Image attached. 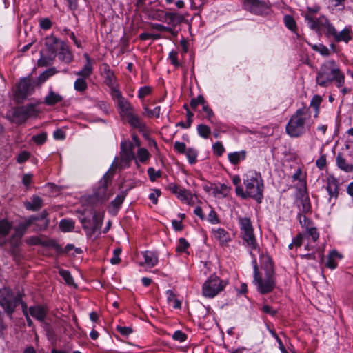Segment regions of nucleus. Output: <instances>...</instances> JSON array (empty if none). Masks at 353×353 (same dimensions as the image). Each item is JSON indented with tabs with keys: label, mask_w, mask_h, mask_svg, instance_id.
<instances>
[{
	"label": "nucleus",
	"mask_w": 353,
	"mask_h": 353,
	"mask_svg": "<svg viewBox=\"0 0 353 353\" xmlns=\"http://www.w3.org/2000/svg\"><path fill=\"white\" fill-rule=\"evenodd\" d=\"M243 185H237L235 188V192L237 196L243 199L251 198L256 201L257 203H262L263 199V192L265 190L264 181L261 174L256 171H250L243 176Z\"/></svg>",
	"instance_id": "obj_1"
},
{
	"label": "nucleus",
	"mask_w": 353,
	"mask_h": 353,
	"mask_svg": "<svg viewBox=\"0 0 353 353\" xmlns=\"http://www.w3.org/2000/svg\"><path fill=\"white\" fill-rule=\"evenodd\" d=\"M313 124L310 108L304 105L290 117L285 125V132L292 138H298L310 131Z\"/></svg>",
	"instance_id": "obj_2"
},
{
	"label": "nucleus",
	"mask_w": 353,
	"mask_h": 353,
	"mask_svg": "<svg viewBox=\"0 0 353 353\" xmlns=\"http://www.w3.org/2000/svg\"><path fill=\"white\" fill-rule=\"evenodd\" d=\"M345 74L339 63L333 59L321 64L316 78V83L323 88H327L334 83L336 88H341L345 85Z\"/></svg>",
	"instance_id": "obj_3"
},
{
	"label": "nucleus",
	"mask_w": 353,
	"mask_h": 353,
	"mask_svg": "<svg viewBox=\"0 0 353 353\" xmlns=\"http://www.w3.org/2000/svg\"><path fill=\"white\" fill-rule=\"evenodd\" d=\"M23 294L15 292L10 288L3 287L0 289V307L3 310L6 315L12 318L16 308L23 303H26L22 299Z\"/></svg>",
	"instance_id": "obj_4"
},
{
	"label": "nucleus",
	"mask_w": 353,
	"mask_h": 353,
	"mask_svg": "<svg viewBox=\"0 0 353 353\" xmlns=\"http://www.w3.org/2000/svg\"><path fill=\"white\" fill-rule=\"evenodd\" d=\"M238 223L243 245L249 249L250 254L253 256V252H259L260 248L254 233L252 221L249 217L239 216Z\"/></svg>",
	"instance_id": "obj_5"
},
{
	"label": "nucleus",
	"mask_w": 353,
	"mask_h": 353,
	"mask_svg": "<svg viewBox=\"0 0 353 353\" xmlns=\"http://www.w3.org/2000/svg\"><path fill=\"white\" fill-rule=\"evenodd\" d=\"M252 265L254 273L253 283L256 285L257 291L263 295L272 292L276 285V276L265 275V278H263L259 270L255 256H253Z\"/></svg>",
	"instance_id": "obj_6"
},
{
	"label": "nucleus",
	"mask_w": 353,
	"mask_h": 353,
	"mask_svg": "<svg viewBox=\"0 0 353 353\" xmlns=\"http://www.w3.org/2000/svg\"><path fill=\"white\" fill-rule=\"evenodd\" d=\"M227 284L226 281L222 280L215 274H212L203 285V295L205 297L213 298L223 291Z\"/></svg>",
	"instance_id": "obj_7"
},
{
	"label": "nucleus",
	"mask_w": 353,
	"mask_h": 353,
	"mask_svg": "<svg viewBox=\"0 0 353 353\" xmlns=\"http://www.w3.org/2000/svg\"><path fill=\"white\" fill-rule=\"evenodd\" d=\"M306 23L308 27L319 36L323 34L326 38L329 39V34L333 24L325 15L321 14L318 17L310 18Z\"/></svg>",
	"instance_id": "obj_8"
},
{
	"label": "nucleus",
	"mask_w": 353,
	"mask_h": 353,
	"mask_svg": "<svg viewBox=\"0 0 353 353\" xmlns=\"http://www.w3.org/2000/svg\"><path fill=\"white\" fill-rule=\"evenodd\" d=\"M39 112L40 110H38L36 104L28 103L15 108L12 112V117L16 123L22 124L30 118L37 117Z\"/></svg>",
	"instance_id": "obj_9"
},
{
	"label": "nucleus",
	"mask_w": 353,
	"mask_h": 353,
	"mask_svg": "<svg viewBox=\"0 0 353 353\" xmlns=\"http://www.w3.org/2000/svg\"><path fill=\"white\" fill-rule=\"evenodd\" d=\"M36 81H34L31 75L20 79L17 85L14 93L15 99L18 103L23 102L28 96L32 94L34 92Z\"/></svg>",
	"instance_id": "obj_10"
},
{
	"label": "nucleus",
	"mask_w": 353,
	"mask_h": 353,
	"mask_svg": "<svg viewBox=\"0 0 353 353\" xmlns=\"http://www.w3.org/2000/svg\"><path fill=\"white\" fill-rule=\"evenodd\" d=\"M243 8L255 15L268 14L270 7L264 1L261 0H243Z\"/></svg>",
	"instance_id": "obj_11"
},
{
	"label": "nucleus",
	"mask_w": 353,
	"mask_h": 353,
	"mask_svg": "<svg viewBox=\"0 0 353 353\" xmlns=\"http://www.w3.org/2000/svg\"><path fill=\"white\" fill-rule=\"evenodd\" d=\"M319 261L321 264H324L325 268L334 270L337 267L338 261L343 258L341 254L339 253L336 250H333L329 252L326 256L325 261L323 252L321 250H318Z\"/></svg>",
	"instance_id": "obj_12"
},
{
	"label": "nucleus",
	"mask_w": 353,
	"mask_h": 353,
	"mask_svg": "<svg viewBox=\"0 0 353 353\" xmlns=\"http://www.w3.org/2000/svg\"><path fill=\"white\" fill-rule=\"evenodd\" d=\"M325 189L329 195V202L333 204L336 201L339 195L340 183L339 180L334 175H329L326 178Z\"/></svg>",
	"instance_id": "obj_13"
},
{
	"label": "nucleus",
	"mask_w": 353,
	"mask_h": 353,
	"mask_svg": "<svg viewBox=\"0 0 353 353\" xmlns=\"http://www.w3.org/2000/svg\"><path fill=\"white\" fill-rule=\"evenodd\" d=\"M133 148V144L130 141L121 143V163L124 167H129L130 162L135 159Z\"/></svg>",
	"instance_id": "obj_14"
},
{
	"label": "nucleus",
	"mask_w": 353,
	"mask_h": 353,
	"mask_svg": "<svg viewBox=\"0 0 353 353\" xmlns=\"http://www.w3.org/2000/svg\"><path fill=\"white\" fill-rule=\"evenodd\" d=\"M30 315L39 322H44L48 312L49 307L45 304H37L28 307Z\"/></svg>",
	"instance_id": "obj_15"
},
{
	"label": "nucleus",
	"mask_w": 353,
	"mask_h": 353,
	"mask_svg": "<svg viewBox=\"0 0 353 353\" xmlns=\"http://www.w3.org/2000/svg\"><path fill=\"white\" fill-rule=\"evenodd\" d=\"M112 180V174L105 173L103 178L99 181V187L94 192L96 196L99 199H106L108 198L107 190L108 187L111 184Z\"/></svg>",
	"instance_id": "obj_16"
},
{
	"label": "nucleus",
	"mask_w": 353,
	"mask_h": 353,
	"mask_svg": "<svg viewBox=\"0 0 353 353\" xmlns=\"http://www.w3.org/2000/svg\"><path fill=\"white\" fill-rule=\"evenodd\" d=\"M64 41L56 37L53 34L45 38V47L46 52L52 54V57H57L58 50L61 48Z\"/></svg>",
	"instance_id": "obj_17"
},
{
	"label": "nucleus",
	"mask_w": 353,
	"mask_h": 353,
	"mask_svg": "<svg viewBox=\"0 0 353 353\" xmlns=\"http://www.w3.org/2000/svg\"><path fill=\"white\" fill-rule=\"evenodd\" d=\"M351 31L350 29L345 28L341 32H338L333 25L332 28L329 34V39L332 38L335 42H345L347 43L351 39Z\"/></svg>",
	"instance_id": "obj_18"
},
{
	"label": "nucleus",
	"mask_w": 353,
	"mask_h": 353,
	"mask_svg": "<svg viewBox=\"0 0 353 353\" xmlns=\"http://www.w3.org/2000/svg\"><path fill=\"white\" fill-rule=\"evenodd\" d=\"M57 55L60 61L68 64L71 63L73 60L72 53L65 41L63 43L61 48L58 50Z\"/></svg>",
	"instance_id": "obj_19"
},
{
	"label": "nucleus",
	"mask_w": 353,
	"mask_h": 353,
	"mask_svg": "<svg viewBox=\"0 0 353 353\" xmlns=\"http://www.w3.org/2000/svg\"><path fill=\"white\" fill-rule=\"evenodd\" d=\"M142 255L144 258V262L140 263V265L143 266L146 265L150 268L154 267L158 263V254L152 251H145L143 252Z\"/></svg>",
	"instance_id": "obj_20"
},
{
	"label": "nucleus",
	"mask_w": 353,
	"mask_h": 353,
	"mask_svg": "<svg viewBox=\"0 0 353 353\" xmlns=\"http://www.w3.org/2000/svg\"><path fill=\"white\" fill-rule=\"evenodd\" d=\"M126 194V192H122L120 194H118L116 198L112 201L108 208V211L110 213L114 215L117 214L119 210L121 208V205L125 199Z\"/></svg>",
	"instance_id": "obj_21"
},
{
	"label": "nucleus",
	"mask_w": 353,
	"mask_h": 353,
	"mask_svg": "<svg viewBox=\"0 0 353 353\" xmlns=\"http://www.w3.org/2000/svg\"><path fill=\"white\" fill-rule=\"evenodd\" d=\"M336 164L341 170L347 173L353 172V164L348 163L341 152L336 157Z\"/></svg>",
	"instance_id": "obj_22"
},
{
	"label": "nucleus",
	"mask_w": 353,
	"mask_h": 353,
	"mask_svg": "<svg viewBox=\"0 0 353 353\" xmlns=\"http://www.w3.org/2000/svg\"><path fill=\"white\" fill-rule=\"evenodd\" d=\"M183 20V16L180 14L172 12H166V21L165 22L171 26L172 28L181 24Z\"/></svg>",
	"instance_id": "obj_23"
},
{
	"label": "nucleus",
	"mask_w": 353,
	"mask_h": 353,
	"mask_svg": "<svg viewBox=\"0 0 353 353\" xmlns=\"http://www.w3.org/2000/svg\"><path fill=\"white\" fill-rule=\"evenodd\" d=\"M24 206L28 210L39 211L43 207V200L38 196H33L30 201H26Z\"/></svg>",
	"instance_id": "obj_24"
},
{
	"label": "nucleus",
	"mask_w": 353,
	"mask_h": 353,
	"mask_svg": "<svg viewBox=\"0 0 353 353\" xmlns=\"http://www.w3.org/2000/svg\"><path fill=\"white\" fill-rule=\"evenodd\" d=\"M127 119L128 123L134 128H139L142 130L145 128V125L142 122L141 119L137 114H134V112L128 113L125 117Z\"/></svg>",
	"instance_id": "obj_25"
},
{
	"label": "nucleus",
	"mask_w": 353,
	"mask_h": 353,
	"mask_svg": "<svg viewBox=\"0 0 353 353\" xmlns=\"http://www.w3.org/2000/svg\"><path fill=\"white\" fill-rule=\"evenodd\" d=\"M103 73L105 77V84L108 87H112L116 81V77L114 72L110 69V66L105 63L103 65Z\"/></svg>",
	"instance_id": "obj_26"
},
{
	"label": "nucleus",
	"mask_w": 353,
	"mask_h": 353,
	"mask_svg": "<svg viewBox=\"0 0 353 353\" xmlns=\"http://www.w3.org/2000/svg\"><path fill=\"white\" fill-rule=\"evenodd\" d=\"M58 73L57 70L54 67L48 68L43 71L36 80V85L40 87L44 82H46L50 77Z\"/></svg>",
	"instance_id": "obj_27"
},
{
	"label": "nucleus",
	"mask_w": 353,
	"mask_h": 353,
	"mask_svg": "<svg viewBox=\"0 0 353 353\" xmlns=\"http://www.w3.org/2000/svg\"><path fill=\"white\" fill-rule=\"evenodd\" d=\"M247 157V152L245 150H241L239 152H230L228 154V160L232 165H238L241 161H244Z\"/></svg>",
	"instance_id": "obj_28"
},
{
	"label": "nucleus",
	"mask_w": 353,
	"mask_h": 353,
	"mask_svg": "<svg viewBox=\"0 0 353 353\" xmlns=\"http://www.w3.org/2000/svg\"><path fill=\"white\" fill-rule=\"evenodd\" d=\"M63 97L52 90H50L48 94L44 98V103L47 105H54L61 102Z\"/></svg>",
	"instance_id": "obj_29"
},
{
	"label": "nucleus",
	"mask_w": 353,
	"mask_h": 353,
	"mask_svg": "<svg viewBox=\"0 0 353 353\" xmlns=\"http://www.w3.org/2000/svg\"><path fill=\"white\" fill-rule=\"evenodd\" d=\"M262 268L265 271V274L269 276H276L274 262L270 256L264 258Z\"/></svg>",
	"instance_id": "obj_30"
},
{
	"label": "nucleus",
	"mask_w": 353,
	"mask_h": 353,
	"mask_svg": "<svg viewBox=\"0 0 353 353\" xmlns=\"http://www.w3.org/2000/svg\"><path fill=\"white\" fill-rule=\"evenodd\" d=\"M214 237L220 241L221 243H225L230 241V235L225 229L219 228L212 230Z\"/></svg>",
	"instance_id": "obj_31"
},
{
	"label": "nucleus",
	"mask_w": 353,
	"mask_h": 353,
	"mask_svg": "<svg viewBox=\"0 0 353 353\" xmlns=\"http://www.w3.org/2000/svg\"><path fill=\"white\" fill-rule=\"evenodd\" d=\"M301 233L304 235L305 239H311L314 243L316 242L319 239V233L314 225L305 228Z\"/></svg>",
	"instance_id": "obj_32"
},
{
	"label": "nucleus",
	"mask_w": 353,
	"mask_h": 353,
	"mask_svg": "<svg viewBox=\"0 0 353 353\" xmlns=\"http://www.w3.org/2000/svg\"><path fill=\"white\" fill-rule=\"evenodd\" d=\"M176 197L181 200V201L185 202L189 205H193L194 201L193 200L194 195L191 193L190 191L181 188L179 191V193L177 194Z\"/></svg>",
	"instance_id": "obj_33"
},
{
	"label": "nucleus",
	"mask_w": 353,
	"mask_h": 353,
	"mask_svg": "<svg viewBox=\"0 0 353 353\" xmlns=\"http://www.w3.org/2000/svg\"><path fill=\"white\" fill-rule=\"evenodd\" d=\"M321 6L319 5H314L313 6H307L305 11L301 12L302 17H304L305 21H307L310 18L316 17V14L320 11Z\"/></svg>",
	"instance_id": "obj_34"
},
{
	"label": "nucleus",
	"mask_w": 353,
	"mask_h": 353,
	"mask_svg": "<svg viewBox=\"0 0 353 353\" xmlns=\"http://www.w3.org/2000/svg\"><path fill=\"white\" fill-rule=\"evenodd\" d=\"M75 222L72 219H63L59 222V229L63 232H69L74 229Z\"/></svg>",
	"instance_id": "obj_35"
},
{
	"label": "nucleus",
	"mask_w": 353,
	"mask_h": 353,
	"mask_svg": "<svg viewBox=\"0 0 353 353\" xmlns=\"http://www.w3.org/2000/svg\"><path fill=\"white\" fill-rule=\"evenodd\" d=\"M90 221H88L86 218H82L81 219V223H82L83 228L84 230H90V233L91 234H94L96 232V230L99 227V223L98 220H97V214L95 213H94V214L93 216L94 224H93V225L90 228H89V226L87 224Z\"/></svg>",
	"instance_id": "obj_36"
},
{
	"label": "nucleus",
	"mask_w": 353,
	"mask_h": 353,
	"mask_svg": "<svg viewBox=\"0 0 353 353\" xmlns=\"http://www.w3.org/2000/svg\"><path fill=\"white\" fill-rule=\"evenodd\" d=\"M119 108L121 110V112L125 117L132 112H134V108L130 103L125 98L117 103Z\"/></svg>",
	"instance_id": "obj_37"
},
{
	"label": "nucleus",
	"mask_w": 353,
	"mask_h": 353,
	"mask_svg": "<svg viewBox=\"0 0 353 353\" xmlns=\"http://www.w3.org/2000/svg\"><path fill=\"white\" fill-rule=\"evenodd\" d=\"M322 101H323V98L319 94L314 95L310 101V107H312L314 108V117L315 118L318 117V116H319V111H320V105L322 103Z\"/></svg>",
	"instance_id": "obj_38"
},
{
	"label": "nucleus",
	"mask_w": 353,
	"mask_h": 353,
	"mask_svg": "<svg viewBox=\"0 0 353 353\" xmlns=\"http://www.w3.org/2000/svg\"><path fill=\"white\" fill-rule=\"evenodd\" d=\"M55 59V57H52V54L46 52V54L44 55L41 53V57L37 61V65L39 67H46L51 63Z\"/></svg>",
	"instance_id": "obj_39"
},
{
	"label": "nucleus",
	"mask_w": 353,
	"mask_h": 353,
	"mask_svg": "<svg viewBox=\"0 0 353 353\" xmlns=\"http://www.w3.org/2000/svg\"><path fill=\"white\" fill-rule=\"evenodd\" d=\"M93 73L92 63L85 64L82 70L77 72L76 75L80 77V78L88 79Z\"/></svg>",
	"instance_id": "obj_40"
},
{
	"label": "nucleus",
	"mask_w": 353,
	"mask_h": 353,
	"mask_svg": "<svg viewBox=\"0 0 353 353\" xmlns=\"http://www.w3.org/2000/svg\"><path fill=\"white\" fill-rule=\"evenodd\" d=\"M301 207L300 208V212L301 214L310 213L312 211L311 203L309 196H303L301 199Z\"/></svg>",
	"instance_id": "obj_41"
},
{
	"label": "nucleus",
	"mask_w": 353,
	"mask_h": 353,
	"mask_svg": "<svg viewBox=\"0 0 353 353\" xmlns=\"http://www.w3.org/2000/svg\"><path fill=\"white\" fill-rule=\"evenodd\" d=\"M229 188L224 183L221 184L219 186L214 185L212 194L214 196H218L219 195L225 197L229 192Z\"/></svg>",
	"instance_id": "obj_42"
},
{
	"label": "nucleus",
	"mask_w": 353,
	"mask_h": 353,
	"mask_svg": "<svg viewBox=\"0 0 353 353\" xmlns=\"http://www.w3.org/2000/svg\"><path fill=\"white\" fill-rule=\"evenodd\" d=\"M167 294V299L168 303L172 305V307L175 309L181 308V302L179 299H176L175 294L174 292L171 290H168L166 292Z\"/></svg>",
	"instance_id": "obj_43"
},
{
	"label": "nucleus",
	"mask_w": 353,
	"mask_h": 353,
	"mask_svg": "<svg viewBox=\"0 0 353 353\" xmlns=\"http://www.w3.org/2000/svg\"><path fill=\"white\" fill-rule=\"evenodd\" d=\"M202 112H203V117L213 123L212 118L214 117V113L207 101L202 105Z\"/></svg>",
	"instance_id": "obj_44"
},
{
	"label": "nucleus",
	"mask_w": 353,
	"mask_h": 353,
	"mask_svg": "<svg viewBox=\"0 0 353 353\" xmlns=\"http://www.w3.org/2000/svg\"><path fill=\"white\" fill-rule=\"evenodd\" d=\"M284 23L285 26L292 32L296 33L297 30L296 22L294 17L291 15H285L284 17Z\"/></svg>",
	"instance_id": "obj_45"
},
{
	"label": "nucleus",
	"mask_w": 353,
	"mask_h": 353,
	"mask_svg": "<svg viewBox=\"0 0 353 353\" xmlns=\"http://www.w3.org/2000/svg\"><path fill=\"white\" fill-rule=\"evenodd\" d=\"M74 88L77 92H85L88 89V83L85 79L78 78L74 83Z\"/></svg>",
	"instance_id": "obj_46"
},
{
	"label": "nucleus",
	"mask_w": 353,
	"mask_h": 353,
	"mask_svg": "<svg viewBox=\"0 0 353 353\" xmlns=\"http://www.w3.org/2000/svg\"><path fill=\"white\" fill-rule=\"evenodd\" d=\"M313 50L319 52L324 57H328L330 54V50L327 46L322 43L310 45Z\"/></svg>",
	"instance_id": "obj_47"
},
{
	"label": "nucleus",
	"mask_w": 353,
	"mask_h": 353,
	"mask_svg": "<svg viewBox=\"0 0 353 353\" xmlns=\"http://www.w3.org/2000/svg\"><path fill=\"white\" fill-rule=\"evenodd\" d=\"M150 27L152 30L168 32L174 36H176L177 34V32L174 31V28L171 27L165 26L160 23H151Z\"/></svg>",
	"instance_id": "obj_48"
},
{
	"label": "nucleus",
	"mask_w": 353,
	"mask_h": 353,
	"mask_svg": "<svg viewBox=\"0 0 353 353\" xmlns=\"http://www.w3.org/2000/svg\"><path fill=\"white\" fill-rule=\"evenodd\" d=\"M137 158L141 163H145L150 158V154L146 148H140L137 150Z\"/></svg>",
	"instance_id": "obj_49"
},
{
	"label": "nucleus",
	"mask_w": 353,
	"mask_h": 353,
	"mask_svg": "<svg viewBox=\"0 0 353 353\" xmlns=\"http://www.w3.org/2000/svg\"><path fill=\"white\" fill-rule=\"evenodd\" d=\"M48 215V213L46 210L42 211L40 213V214H39V215H37V216L34 215V217L37 218V221L44 220L43 223L42 225H39V228L38 229L39 230H43L47 228V227L49 224V221L47 219Z\"/></svg>",
	"instance_id": "obj_50"
},
{
	"label": "nucleus",
	"mask_w": 353,
	"mask_h": 353,
	"mask_svg": "<svg viewBox=\"0 0 353 353\" xmlns=\"http://www.w3.org/2000/svg\"><path fill=\"white\" fill-rule=\"evenodd\" d=\"M197 132L202 138L208 139L211 134V130L210 127L206 125L199 124L197 125Z\"/></svg>",
	"instance_id": "obj_51"
},
{
	"label": "nucleus",
	"mask_w": 353,
	"mask_h": 353,
	"mask_svg": "<svg viewBox=\"0 0 353 353\" xmlns=\"http://www.w3.org/2000/svg\"><path fill=\"white\" fill-rule=\"evenodd\" d=\"M185 154L186 155V157L188 158V161L191 165H193L196 162L198 152L195 149L192 148H188L185 152Z\"/></svg>",
	"instance_id": "obj_52"
},
{
	"label": "nucleus",
	"mask_w": 353,
	"mask_h": 353,
	"mask_svg": "<svg viewBox=\"0 0 353 353\" xmlns=\"http://www.w3.org/2000/svg\"><path fill=\"white\" fill-rule=\"evenodd\" d=\"M10 229L11 225L7 221H0V239L8 235Z\"/></svg>",
	"instance_id": "obj_53"
},
{
	"label": "nucleus",
	"mask_w": 353,
	"mask_h": 353,
	"mask_svg": "<svg viewBox=\"0 0 353 353\" xmlns=\"http://www.w3.org/2000/svg\"><path fill=\"white\" fill-rule=\"evenodd\" d=\"M32 141L37 145H42L47 141V133L44 132L32 136Z\"/></svg>",
	"instance_id": "obj_54"
},
{
	"label": "nucleus",
	"mask_w": 353,
	"mask_h": 353,
	"mask_svg": "<svg viewBox=\"0 0 353 353\" xmlns=\"http://www.w3.org/2000/svg\"><path fill=\"white\" fill-rule=\"evenodd\" d=\"M110 88V95L114 101L117 100V103L119 101H121L125 97H123L121 92L114 86V85H112V87H109Z\"/></svg>",
	"instance_id": "obj_55"
},
{
	"label": "nucleus",
	"mask_w": 353,
	"mask_h": 353,
	"mask_svg": "<svg viewBox=\"0 0 353 353\" xmlns=\"http://www.w3.org/2000/svg\"><path fill=\"white\" fill-rule=\"evenodd\" d=\"M305 214H301V213L298 214V219L299 221V223L302 226V228H303L305 229L307 228H309V226H312V225H314L313 222L310 219H308L305 216Z\"/></svg>",
	"instance_id": "obj_56"
},
{
	"label": "nucleus",
	"mask_w": 353,
	"mask_h": 353,
	"mask_svg": "<svg viewBox=\"0 0 353 353\" xmlns=\"http://www.w3.org/2000/svg\"><path fill=\"white\" fill-rule=\"evenodd\" d=\"M143 110L147 114L148 117L150 118L156 117L159 118L160 116L161 107L157 106L153 110H150L148 108L147 105L143 106Z\"/></svg>",
	"instance_id": "obj_57"
},
{
	"label": "nucleus",
	"mask_w": 353,
	"mask_h": 353,
	"mask_svg": "<svg viewBox=\"0 0 353 353\" xmlns=\"http://www.w3.org/2000/svg\"><path fill=\"white\" fill-rule=\"evenodd\" d=\"M59 274L64 279V281L68 285H72L74 284L73 277L72 276L70 272L68 270L63 269L59 270Z\"/></svg>",
	"instance_id": "obj_58"
},
{
	"label": "nucleus",
	"mask_w": 353,
	"mask_h": 353,
	"mask_svg": "<svg viewBox=\"0 0 353 353\" xmlns=\"http://www.w3.org/2000/svg\"><path fill=\"white\" fill-rule=\"evenodd\" d=\"M206 100L205 99L204 97L201 94L199 95L196 98H192L190 100V105L191 108L194 110H196L199 105H203L205 103V101Z\"/></svg>",
	"instance_id": "obj_59"
},
{
	"label": "nucleus",
	"mask_w": 353,
	"mask_h": 353,
	"mask_svg": "<svg viewBox=\"0 0 353 353\" xmlns=\"http://www.w3.org/2000/svg\"><path fill=\"white\" fill-rule=\"evenodd\" d=\"M147 173L151 181H155L157 179L161 178L162 176V172L160 170H156L152 167H150L148 169Z\"/></svg>",
	"instance_id": "obj_60"
},
{
	"label": "nucleus",
	"mask_w": 353,
	"mask_h": 353,
	"mask_svg": "<svg viewBox=\"0 0 353 353\" xmlns=\"http://www.w3.org/2000/svg\"><path fill=\"white\" fill-rule=\"evenodd\" d=\"M190 247V243L187 241L185 238H180L179 239V244L176 248L177 252H183Z\"/></svg>",
	"instance_id": "obj_61"
},
{
	"label": "nucleus",
	"mask_w": 353,
	"mask_h": 353,
	"mask_svg": "<svg viewBox=\"0 0 353 353\" xmlns=\"http://www.w3.org/2000/svg\"><path fill=\"white\" fill-rule=\"evenodd\" d=\"M36 217L34 215L30 216L24 223H23L19 230H21V235L25 232V231L34 222L37 221Z\"/></svg>",
	"instance_id": "obj_62"
},
{
	"label": "nucleus",
	"mask_w": 353,
	"mask_h": 353,
	"mask_svg": "<svg viewBox=\"0 0 353 353\" xmlns=\"http://www.w3.org/2000/svg\"><path fill=\"white\" fill-rule=\"evenodd\" d=\"M213 152L215 155L221 157L225 152V148L221 141H216L212 145Z\"/></svg>",
	"instance_id": "obj_63"
},
{
	"label": "nucleus",
	"mask_w": 353,
	"mask_h": 353,
	"mask_svg": "<svg viewBox=\"0 0 353 353\" xmlns=\"http://www.w3.org/2000/svg\"><path fill=\"white\" fill-rule=\"evenodd\" d=\"M152 91V88L150 86L141 87L138 91V97L140 99H144L145 97L149 96Z\"/></svg>",
	"instance_id": "obj_64"
}]
</instances>
